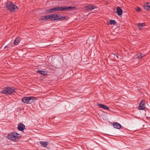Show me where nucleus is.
<instances>
[{"label": "nucleus", "instance_id": "f257e3e1", "mask_svg": "<svg viewBox=\"0 0 150 150\" xmlns=\"http://www.w3.org/2000/svg\"><path fill=\"white\" fill-rule=\"evenodd\" d=\"M75 7L72 6H57L52 8L47 11L48 13H52L57 11H64L73 10Z\"/></svg>", "mask_w": 150, "mask_h": 150}, {"label": "nucleus", "instance_id": "f03ea898", "mask_svg": "<svg viewBox=\"0 0 150 150\" xmlns=\"http://www.w3.org/2000/svg\"><path fill=\"white\" fill-rule=\"evenodd\" d=\"M49 19L53 21H62L66 20L67 18L65 16H62L58 15L56 14H51L48 15Z\"/></svg>", "mask_w": 150, "mask_h": 150}, {"label": "nucleus", "instance_id": "7ed1b4c3", "mask_svg": "<svg viewBox=\"0 0 150 150\" xmlns=\"http://www.w3.org/2000/svg\"><path fill=\"white\" fill-rule=\"evenodd\" d=\"M7 137L10 140L16 142L21 137V135L16 132H12L8 134Z\"/></svg>", "mask_w": 150, "mask_h": 150}, {"label": "nucleus", "instance_id": "20e7f679", "mask_svg": "<svg viewBox=\"0 0 150 150\" xmlns=\"http://www.w3.org/2000/svg\"><path fill=\"white\" fill-rule=\"evenodd\" d=\"M5 7L11 12H14L18 9L17 6L11 1H8L6 3Z\"/></svg>", "mask_w": 150, "mask_h": 150}, {"label": "nucleus", "instance_id": "39448f33", "mask_svg": "<svg viewBox=\"0 0 150 150\" xmlns=\"http://www.w3.org/2000/svg\"><path fill=\"white\" fill-rule=\"evenodd\" d=\"M15 92V90L13 87H7L5 88L1 92L5 94L11 95Z\"/></svg>", "mask_w": 150, "mask_h": 150}, {"label": "nucleus", "instance_id": "423d86ee", "mask_svg": "<svg viewBox=\"0 0 150 150\" xmlns=\"http://www.w3.org/2000/svg\"><path fill=\"white\" fill-rule=\"evenodd\" d=\"M85 8L87 10L92 11L94 9L97 8V7L94 5L90 4L86 5L85 6Z\"/></svg>", "mask_w": 150, "mask_h": 150}, {"label": "nucleus", "instance_id": "0eeeda50", "mask_svg": "<svg viewBox=\"0 0 150 150\" xmlns=\"http://www.w3.org/2000/svg\"><path fill=\"white\" fill-rule=\"evenodd\" d=\"M145 102L144 100L142 101L139 103L138 109L140 110H144L145 108Z\"/></svg>", "mask_w": 150, "mask_h": 150}, {"label": "nucleus", "instance_id": "6e6552de", "mask_svg": "<svg viewBox=\"0 0 150 150\" xmlns=\"http://www.w3.org/2000/svg\"><path fill=\"white\" fill-rule=\"evenodd\" d=\"M25 128V126L22 123H20L18 124V129L20 131H23Z\"/></svg>", "mask_w": 150, "mask_h": 150}, {"label": "nucleus", "instance_id": "1a4fd4ad", "mask_svg": "<svg viewBox=\"0 0 150 150\" xmlns=\"http://www.w3.org/2000/svg\"><path fill=\"white\" fill-rule=\"evenodd\" d=\"M143 7L145 9L150 11V2L146 3L143 5Z\"/></svg>", "mask_w": 150, "mask_h": 150}, {"label": "nucleus", "instance_id": "9d476101", "mask_svg": "<svg viewBox=\"0 0 150 150\" xmlns=\"http://www.w3.org/2000/svg\"><path fill=\"white\" fill-rule=\"evenodd\" d=\"M97 105L100 108H103L105 110H109V108L107 106L104 105L103 104L100 103H98Z\"/></svg>", "mask_w": 150, "mask_h": 150}, {"label": "nucleus", "instance_id": "9b49d317", "mask_svg": "<svg viewBox=\"0 0 150 150\" xmlns=\"http://www.w3.org/2000/svg\"><path fill=\"white\" fill-rule=\"evenodd\" d=\"M117 12L118 15L120 16L122 15V10L120 7H118L117 8Z\"/></svg>", "mask_w": 150, "mask_h": 150}, {"label": "nucleus", "instance_id": "f8f14e48", "mask_svg": "<svg viewBox=\"0 0 150 150\" xmlns=\"http://www.w3.org/2000/svg\"><path fill=\"white\" fill-rule=\"evenodd\" d=\"M113 125L114 127L117 129H120L121 128V125L117 122H114L113 123Z\"/></svg>", "mask_w": 150, "mask_h": 150}, {"label": "nucleus", "instance_id": "ddd939ff", "mask_svg": "<svg viewBox=\"0 0 150 150\" xmlns=\"http://www.w3.org/2000/svg\"><path fill=\"white\" fill-rule=\"evenodd\" d=\"M40 143L42 147L46 148L48 145V143L46 141H41L40 142Z\"/></svg>", "mask_w": 150, "mask_h": 150}, {"label": "nucleus", "instance_id": "4468645a", "mask_svg": "<svg viewBox=\"0 0 150 150\" xmlns=\"http://www.w3.org/2000/svg\"><path fill=\"white\" fill-rule=\"evenodd\" d=\"M48 15L46 16H43L41 17V18L39 19L40 21L42 20H46L49 19Z\"/></svg>", "mask_w": 150, "mask_h": 150}, {"label": "nucleus", "instance_id": "2eb2a0df", "mask_svg": "<svg viewBox=\"0 0 150 150\" xmlns=\"http://www.w3.org/2000/svg\"><path fill=\"white\" fill-rule=\"evenodd\" d=\"M35 98L33 97H29V99L28 100V104L31 103L35 101Z\"/></svg>", "mask_w": 150, "mask_h": 150}, {"label": "nucleus", "instance_id": "dca6fc26", "mask_svg": "<svg viewBox=\"0 0 150 150\" xmlns=\"http://www.w3.org/2000/svg\"><path fill=\"white\" fill-rule=\"evenodd\" d=\"M137 25L140 30H142L143 27L145 25V23H138L137 24Z\"/></svg>", "mask_w": 150, "mask_h": 150}, {"label": "nucleus", "instance_id": "f3484780", "mask_svg": "<svg viewBox=\"0 0 150 150\" xmlns=\"http://www.w3.org/2000/svg\"><path fill=\"white\" fill-rule=\"evenodd\" d=\"M29 99V97H25L23 98L22 99V101L24 103H27L28 104V101Z\"/></svg>", "mask_w": 150, "mask_h": 150}, {"label": "nucleus", "instance_id": "a211bd4d", "mask_svg": "<svg viewBox=\"0 0 150 150\" xmlns=\"http://www.w3.org/2000/svg\"><path fill=\"white\" fill-rule=\"evenodd\" d=\"M20 42V39L18 38H16L14 41L13 43L15 45H17Z\"/></svg>", "mask_w": 150, "mask_h": 150}, {"label": "nucleus", "instance_id": "6ab92c4d", "mask_svg": "<svg viewBox=\"0 0 150 150\" xmlns=\"http://www.w3.org/2000/svg\"><path fill=\"white\" fill-rule=\"evenodd\" d=\"M37 72L44 76L47 74L46 72L44 71L38 70L37 71Z\"/></svg>", "mask_w": 150, "mask_h": 150}, {"label": "nucleus", "instance_id": "aec40b11", "mask_svg": "<svg viewBox=\"0 0 150 150\" xmlns=\"http://www.w3.org/2000/svg\"><path fill=\"white\" fill-rule=\"evenodd\" d=\"M116 23V22L114 20H111L109 21V23L110 25H115Z\"/></svg>", "mask_w": 150, "mask_h": 150}, {"label": "nucleus", "instance_id": "412c9836", "mask_svg": "<svg viewBox=\"0 0 150 150\" xmlns=\"http://www.w3.org/2000/svg\"><path fill=\"white\" fill-rule=\"evenodd\" d=\"M145 55L144 54H143L139 55L138 57H137L138 59H139L142 58V57L145 56Z\"/></svg>", "mask_w": 150, "mask_h": 150}, {"label": "nucleus", "instance_id": "4be33fe9", "mask_svg": "<svg viewBox=\"0 0 150 150\" xmlns=\"http://www.w3.org/2000/svg\"><path fill=\"white\" fill-rule=\"evenodd\" d=\"M136 10L137 11H140V9L139 7H137Z\"/></svg>", "mask_w": 150, "mask_h": 150}, {"label": "nucleus", "instance_id": "5701e85b", "mask_svg": "<svg viewBox=\"0 0 150 150\" xmlns=\"http://www.w3.org/2000/svg\"><path fill=\"white\" fill-rule=\"evenodd\" d=\"M114 56H116V57H118V56L117 55H116V54H114Z\"/></svg>", "mask_w": 150, "mask_h": 150}, {"label": "nucleus", "instance_id": "b1692460", "mask_svg": "<svg viewBox=\"0 0 150 150\" xmlns=\"http://www.w3.org/2000/svg\"><path fill=\"white\" fill-rule=\"evenodd\" d=\"M6 47H8L7 46H5V48H6Z\"/></svg>", "mask_w": 150, "mask_h": 150}]
</instances>
